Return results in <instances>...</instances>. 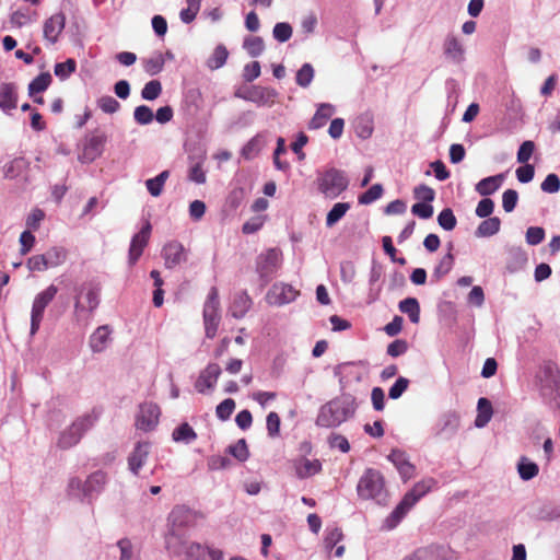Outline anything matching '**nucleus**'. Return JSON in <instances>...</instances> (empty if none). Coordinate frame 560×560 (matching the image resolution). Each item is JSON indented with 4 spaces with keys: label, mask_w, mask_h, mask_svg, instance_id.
Segmentation results:
<instances>
[{
    "label": "nucleus",
    "mask_w": 560,
    "mask_h": 560,
    "mask_svg": "<svg viewBox=\"0 0 560 560\" xmlns=\"http://www.w3.org/2000/svg\"><path fill=\"white\" fill-rule=\"evenodd\" d=\"M551 382H541L540 393L545 400L553 407L560 408V381L552 386Z\"/></svg>",
    "instance_id": "7c9ffc66"
},
{
    "label": "nucleus",
    "mask_w": 560,
    "mask_h": 560,
    "mask_svg": "<svg viewBox=\"0 0 560 560\" xmlns=\"http://www.w3.org/2000/svg\"><path fill=\"white\" fill-rule=\"evenodd\" d=\"M97 415L93 412L77 418L69 428L59 435L57 445L61 450H68L77 445L83 434L89 431L96 422Z\"/></svg>",
    "instance_id": "423d86ee"
},
{
    "label": "nucleus",
    "mask_w": 560,
    "mask_h": 560,
    "mask_svg": "<svg viewBox=\"0 0 560 560\" xmlns=\"http://www.w3.org/2000/svg\"><path fill=\"white\" fill-rule=\"evenodd\" d=\"M299 292L290 284L276 283L267 293V301L272 305H283L293 302Z\"/></svg>",
    "instance_id": "2eb2a0df"
},
{
    "label": "nucleus",
    "mask_w": 560,
    "mask_h": 560,
    "mask_svg": "<svg viewBox=\"0 0 560 560\" xmlns=\"http://www.w3.org/2000/svg\"><path fill=\"white\" fill-rule=\"evenodd\" d=\"M540 188L542 191L548 194L558 192L560 189V179L558 175L553 173L547 175V177L541 183Z\"/></svg>",
    "instance_id": "338daca9"
},
{
    "label": "nucleus",
    "mask_w": 560,
    "mask_h": 560,
    "mask_svg": "<svg viewBox=\"0 0 560 560\" xmlns=\"http://www.w3.org/2000/svg\"><path fill=\"white\" fill-rule=\"evenodd\" d=\"M535 150V143L530 140L524 141L517 151V162L527 163Z\"/></svg>",
    "instance_id": "774afa93"
},
{
    "label": "nucleus",
    "mask_w": 560,
    "mask_h": 560,
    "mask_svg": "<svg viewBox=\"0 0 560 560\" xmlns=\"http://www.w3.org/2000/svg\"><path fill=\"white\" fill-rule=\"evenodd\" d=\"M518 200V194L514 189H506L502 195V207L505 212H512Z\"/></svg>",
    "instance_id": "0e129e2a"
},
{
    "label": "nucleus",
    "mask_w": 560,
    "mask_h": 560,
    "mask_svg": "<svg viewBox=\"0 0 560 560\" xmlns=\"http://www.w3.org/2000/svg\"><path fill=\"white\" fill-rule=\"evenodd\" d=\"M51 81H52V78L49 72H43L39 75H37L28 84L30 96H35L36 94L46 91L49 88Z\"/></svg>",
    "instance_id": "f704fd0d"
},
{
    "label": "nucleus",
    "mask_w": 560,
    "mask_h": 560,
    "mask_svg": "<svg viewBox=\"0 0 560 560\" xmlns=\"http://www.w3.org/2000/svg\"><path fill=\"white\" fill-rule=\"evenodd\" d=\"M408 350V342L405 339H396L387 346V354L393 358L402 355Z\"/></svg>",
    "instance_id": "69168bd1"
},
{
    "label": "nucleus",
    "mask_w": 560,
    "mask_h": 560,
    "mask_svg": "<svg viewBox=\"0 0 560 560\" xmlns=\"http://www.w3.org/2000/svg\"><path fill=\"white\" fill-rule=\"evenodd\" d=\"M398 308L401 313L407 314L412 324L420 322V304L416 298H406L399 302Z\"/></svg>",
    "instance_id": "c85d7f7f"
},
{
    "label": "nucleus",
    "mask_w": 560,
    "mask_h": 560,
    "mask_svg": "<svg viewBox=\"0 0 560 560\" xmlns=\"http://www.w3.org/2000/svg\"><path fill=\"white\" fill-rule=\"evenodd\" d=\"M228 57H229V51H228L226 47L223 45H218L214 48L210 58L208 59L207 66L211 70H217L225 65Z\"/></svg>",
    "instance_id": "58836bf2"
},
{
    "label": "nucleus",
    "mask_w": 560,
    "mask_h": 560,
    "mask_svg": "<svg viewBox=\"0 0 560 560\" xmlns=\"http://www.w3.org/2000/svg\"><path fill=\"white\" fill-rule=\"evenodd\" d=\"M277 95L276 90L260 85H241L234 92L235 97L253 102L259 106H271Z\"/></svg>",
    "instance_id": "9d476101"
},
{
    "label": "nucleus",
    "mask_w": 560,
    "mask_h": 560,
    "mask_svg": "<svg viewBox=\"0 0 560 560\" xmlns=\"http://www.w3.org/2000/svg\"><path fill=\"white\" fill-rule=\"evenodd\" d=\"M106 482L107 475L102 470L92 472L85 481H82L79 477H72L68 482L67 493L71 498L91 504L104 490Z\"/></svg>",
    "instance_id": "7ed1b4c3"
},
{
    "label": "nucleus",
    "mask_w": 560,
    "mask_h": 560,
    "mask_svg": "<svg viewBox=\"0 0 560 560\" xmlns=\"http://www.w3.org/2000/svg\"><path fill=\"white\" fill-rule=\"evenodd\" d=\"M438 222L441 228L446 231H451L456 226L457 220L452 209L445 208L438 215Z\"/></svg>",
    "instance_id": "5fc2aeb1"
},
{
    "label": "nucleus",
    "mask_w": 560,
    "mask_h": 560,
    "mask_svg": "<svg viewBox=\"0 0 560 560\" xmlns=\"http://www.w3.org/2000/svg\"><path fill=\"white\" fill-rule=\"evenodd\" d=\"M335 113V107L331 104H320L313 116V118L310 120L308 128L310 129H319L324 127L327 121L330 119V117Z\"/></svg>",
    "instance_id": "bb28decb"
},
{
    "label": "nucleus",
    "mask_w": 560,
    "mask_h": 560,
    "mask_svg": "<svg viewBox=\"0 0 560 560\" xmlns=\"http://www.w3.org/2000/svg\"><path fill=\"white\" fill-rule=\"evenodd\" d=\"M77 69V62L74 59L69 58L65 62H58L55 65V75L60 80L68 79Z\"/></svg>",
    "instance_id": "49530a36"
},
{
    "label": "nucleus",
    "mask_w": 560,
    "mask_h": 560,
    "mask_svg": "<svg viewBox=\"0 0 560 560\" xmlns=\"http://www.w3.org/2000/svg\"><path fill=\"white\" fill-rule=\"evenodd\" d=\"M150 453V444L148 442H138L128 457V467L130 471L138 476L139 470L145 464Z\"/></svg>",
    "instance_id": "aec40b11"
},
{
    "label": "nucleus",
    "mask_w": 560,
    "mask_h": 560,
    "mask_svg": "<svg viewBox=\"0 0 560 560\" xmlns=\"http://www.w3.org/2000/svg\"><path fill=\"white\" fill-rule=\"evenodd\" d=\"M102 284L96 279L84 281L75 288L74 316L77 322L88 320L101 303Z\"/></svg>",
    "instance_id": "f03ea898"
},
{
    "label": "nucleus",
    "mask_w": 560,
    "mask_h": 560,
    "mask_svg": "<svg viewBox=\"0 0 560 560\" xmlns=\"http://www.w3.org/2000/svg\"><path fill=\"white\" fill-rule=\"evenodd\" d=\"M206 551L201 544L190 541L183 556L185 560H206Z\"/></svg>",
    "instance_id": "de8ad7c7"
},
{
    "label": "nucleus",
    "mask_w": 560,
    "mask_h": 560,
    "mask_svg": "<svg viewBox=\"0 0 560 560\" xmlns=\"http://www.w3.org/2000/svg\"><path fill=\"white\" fill-rule=\"evenodd\" d=\"M202 317L206 337L213 339L221 320L219 291L215 287H212L208 293L203 305Z\"/></svg>",
    "instance_id": "1a4fd4ad"
},
{
    "label": "nucleus",
    "mask_w": 560,
    "mask_h": 560,
    "mask_svg": "<svg viewBox=\"0 0 560 560\" xmlns=\"http://www.w3.org/2000/svg\"><path fill=\"white\" fill-rule=\"evenodd\" d=\"M172 438L175 442L189 444L197 439V434L187 422H184L174 429Z\"/></svg>",
    "instance_id": "c9c22d12"
},
{
    "label": "nucleus",
    "mask_w": 560,
    "mask_h": 560,
    "mask_svg": "<svg viewBox=\"0 0 560 560\" xmlns=\"http://www.w3.org/2000/svg\"><path fill=\"white\" fill-rule=\"evenodd\" d=\"M409 386V380L402 376H399L396 382L392 385L388 390V397L390 399H398L406 392Z\"/></svg>",
    "instance_id": "bf43d9fd"
},
{
    "label": "nucleus",
    "mask_w": 560,
    "mask_h": 560,
    "mask_svg": "<svg viewBox=\"0 0 560 560\" xmlns=\"http://www.w3.org/2000/svg\"><path fill=\"white\" fill-rule=\"evenodd\" d=\"M358 405L351 394H342L323 405L316 417V425L334 429L354 417Z\"/></svg>",
    "instance_id": "f257e3e1"
},
{
    "label": "nucleus",
    "mask_w": 560,
    "mask_h": 560,
    "mask_svg": "<svg viewBox=\"0 0 560 560\" xmlns=\"http://www.w3.org/2000/svg\"><path fill=\"white\" fill-rule=\"evenodd\" d=\"M162 255L165 259V266L173 268L185 259V247H163Z\"/></svg>",
    "instance_id": "e433bc0d"
},
{
    "label": "nucleus",
    "mask_w": 560,
    "mask_h": 560,
    "mask_svg": "<svg viewBox=\"0 0 560 560\" xmlns=\"http://www.w3.org/2000/svg\"><path fill=\"white\" fill-rule=\"evenodd\" d=\"M443 51L447 59L456 63H460L464 60V47L459 39L452 34L446 36L443 43Z\"/></svg>",
    "instance_id": "b1692460"
},
{
    "label": "nucleus",
    "mask_w": 560,
    "mask_h": 560,
    "mask_svg": "<svg viewBox=\"0 0 560 560\" xmlns=\"http://www.w3.org/2000/svg\"><path fill=\"white\" fill-rule=\"evenodd\" d=\"M295 475L299 479H306L322 471L323 465L319 459H307L301 457L293 462Z\"/></svg>",
    "instance_id": "412c9836"
},
{
    "label": "nucleus",
    "mask_w": 560,
    "mask_h": 560,
    "mask_svg": "<svg viewBox=\"0 0 560 560\" xmlns=\"http://www.w3.org/2000/svg\"><path fill=\"white\" fill-rule=\"evenodd\" d=\"M170 177V171H163L158 176L145 180L148 191L153 197H159L165 185V182Z\"/></svg>",
    "instance_id": "473e14b6"
},
{
    "label": "nucleus",
    "mask_w": 560,
    "mask_h": 560,
    "mask_svg": "<svg viewBox=\"0 0 560 560\" xmlns=\"http://www.w3.org/2000/svg\"><path fill=\"white\" fill-rule=\"evenodd\" d=\"M343 534L340 528H327L324 544L326 549L331 550L342 539Z\"/></svg>",
    "instance_id": "e2e57ef3"
},
{
    "label": "nucleus",
    "mask_w": 560,
    "mask_h": 560,
    "mask_svg": "<svg viewBox=\"0 0 560 560\" xmlns=\"http://www.w3.org/2000/svg\"><path fill=\"white\" fill-rule=\"evenodd\" d=\"M349 185L346 173L341 170L330 167L317 177V188L327 198L334 199L340 196Z\"/></svg>",
    "instance_id": "0eeeda50"
},
{
    "label": "nucleus",
    "mask_w": 560,
    "mask_h": 560,
    "mask_svg": "<svg viewBox=\"0 0 560 560\" xmlns=\"http://www.w3.org/2000/svg\"><path fill=\"white\" fill-rule=\"evenodd\" d=\"M18 88L14 83L0 84V108L4 113H10L18 107Z\"/></svg>",
    "instance_id": "4be33fe9"
},
{
    "label": "nucleus",
    "mask_w": 560,
    "mask_h": 560,
    "mask_svg": "<svg viewBox=\"0 0 560 560\" xmlns=\"http://www.w3.org/2000/svg\"><path fill=\"white\" fill-rule=\"evenodd\" d=\"M314 78V69L312 65L304 63L296 73V84L302 88H307Z\"/></svg>",
    "instance_id": "3c124183"
},
{
    "label": "nucleus",
    "mask_w": 560,
    "mask_h": 560,
    "mask_svg": "<svg viewBox=\"0 0 560 560\" xmlns=\"http://www.w3.org/2000/svg\"><path fill=\"white\" fill-rule=\"evenodd\" d=\"M460 425L459 416L455 411L444 413L435 427V436L450 440L458 431Z\"/></svg>",
    "instance_id": "4468645a"
},
{
    "label": "nucleus",
    "mask_w": 560,
    "mask_h": 560,
    "mask_svg": "<svg viewBox=\"0 0 560 560\" xmlns=\"http://www.w3.org/2000/svg\"><path fill=\"white\" fill-rule=\"evenodd\" d=\"M435 485L433 478L423 479L417 482L411 490H409L393 512L386 517L385 525L388 529L395 528L401 520L407 515L411 508L424 497L432 487Z\"/></svg>",
    "instance_id": "20e7f679"
},
{
    "label": "nucleus",
    "mask_w": 560,
    "mask_h": 560,
    "mask_svg": "<svg viewBox=\"0 0 560 560\" xmlns=\"http://www.w3.org/2000/svg\"><path fill=\"white\" fill-rule=\"evenodd\" d=\"M97 106L106 114H114L120 108L119 102L110 95L100 97Z\"/></svg>",
    "instance_id": "4d7b16f0"
},
{
    "label": "nucleus",
    "mask_w": 560,
    "mask_h": 560,
    "mask_svg": "<svg viewBox=\"0 0 560 560\" xmlns=\"http://www.w3.org/2000/svg\"><path fill=\"white\" fill-rule=\"evenodd\" d=\"M501 226V220L498 217H490L483 220L477 231V236H491L499 232Z\"/></svg>",
    "instance_id": "4c0bfd02"
},
{
    "label": "nucleus",
    "mask_w": 560,
    "mask_h": 560,
    "mask_svg": "<svg viewBox=\"0 0 560 560\" xmlns=\"http://www.w3.org/2000/svg\"><path fill=\"white\" fill-rule=\"evenodd\" d=\"M235 409V401L232 398H226L221 401L215 408V415L221 421L230 419L231 415Z\"/></svg>",
    "instance_id": "603ef678"
},
{
    "label": "nucleus",
    "mask_w": 560,
    "mask_h": 560,
    "mask_svg": "<svg viewBox=\"0 0 560 560\" xmlns=\"http://www.w3.org/2000/svg\"><path fill=\"white\" fill-rule=\"evenodd\" d=\"M253 306V300L246 290L237 291L233 294L229 313L236 319L243 318Z\"/></svg>",
    "instance_id": "a211bd4d"
},
{
    "label": "nucleus",
    "mask_w": 560,
    "mask_h": 560,
    "mask_svg": "<svg viewBox=\"0 0 560 560\" xmlns=\"http://www.w3.org/2000/svg\"><path fill=\"white\" fill-rule=\"evenodd\" d=\"M162 93V84L158 80L149 81L141 91L142 98L153 101Z\"/></svg>",
    "instance_id": "864d4df0"
},
{
    "label": "nucleus",
    "mask_w": 560,
    "mask_h": 560,
    "mask_svg": "<svg viewBox=\"0 0 560 560\" xmlns=\"http://www.w3.org/2000/svg\"><path fill=\"white\" fill-rule=\"evenodd\" d=\"M357 492L360 499L373 500L377 504L385 505L388 501L384 477L380 470L374 468L364 470L357 485Z\"/></svg>",
    "instance_id": "39448f33"
},
{
    "label": "nucleus",
    "mask_w": 560,
    "mask_h": 560,
    "mask_svg": "<svg viewBox=\"0 0 560 560\" xmlns=\"http://www.w3.org/2000/svg\"><path fill=\"white\" fill-rule=\"evenodd\" d=\"M37 12L30 10H16L11 14L10 21L13 25L22 27L33 21H36Z\"/></svg>",
    "instance_id": "37998d69"
},
{
    "label": "nucleus",
    "mask_w": 560,
    "mask_h": 560,
    "mask_svg": "<svg viewBox=\"0 0 560 560\" xmlns=\"http://www.w3.org/2000/svg\"><path fill=\"white\" fill-rule=\"evenodd\" d=\"M49 268L61 265L67 257L65 247H50L46 253L43 254Z\"/></svg>",
    "instance_id": "ea45409f"
},
{
    "label": "nucleus",
    "mask_w": 560,
    "mask_h": 560,
    "mask_svg": "<svg viewBox=\"0 0 560 560\" xmlns=\"http://www.w3.org/2000/svg\"><path fill=\"white\" fill-rule=\"evenodd\" d=\"M517 470L520 474V477L527 481L536 477L539 472L538 465L532 460H529L527 457L522 456L518 464H517Z\"/></svg>",
    "instance_id": "72a5a7b5"
},
{
    "label": "nucleus",
    "mask_w": 560,
    "mask_h": 560,
    "mask_svg": "<svg viewBox=\"0 0 560 560\" xmlns=\"http://www.w3.org/2000/svg\"><path fill=\"white\" fill-rule=\"evenodd\" d=\"M350 209L349 202H337L332 206L326 217V225H335Z\"/></svg>",
    "instance_id": "a19ab883"
},
{
    "label": "nucleus",
    "mask_w": 560,
    "mask_h": 560,
    "mask_svg": "<svg viewBox=\"0 0 560 560\" xmlns=\"http://www.w3.org/2000/svg\"><path fill=\"white\" fill-rule=\"evenodd\" d=\"M477 417L475 419V425L477 428L486 427L492 418L493 408L492 404L488 398L481 397L477 404Z\"/></svg>",
    "instance_id": "cd10ccee"
},
{
    "label": "nucleus",
    "mask_w": 560,
    "mask_h": 560,
    "mask_svg": "<svg viewBox=\"0 0 560 560\" xmlns=\"http://www.w3.org/2000/svg\"><path fill=\"white\" fill-rule=\"evenodd\" d=\"M226 452L240 462H245L249 457V451L245 439H240L235 444L230 445Z\"/></svg>",
    "instance_id": "a18cd8bd"
},
{
    "label": "nucleus",
    "mask_w": 560,
    "mask_h": 560,
    "mask_svg": "<svg viewBox=\"0 0 560 560\" xmlns=\"http://www.w3.org/2000/svg\"><path fill=\"white\" fill-rule=\"evenodd\" d=\"M265 139L262 136L260 135H257L255 136L254 138H252L242 149V156L245 159V160H253L254 158H256L260 150L262 149V147L265 145Z\"/></svg>",
    "instance_id": "2f4dec72"
},
{
    "label": "nucleus",
    "mask_w": 560,
    "mask_h": 560,
    "mask_svg": "<svg viewBox=\"0 0 560 560\" xmlns=\"http://www.w3.org/2000/svg\"><path fill=\"white\" fill-rule=\"evenodd\" d=\"M383 195V186L381 184L372 185L365 192L359 196L358 200L361 205H370L380 199Z\"/></svg>",
    "instance_id": "09e8293b"
},
{
    "label": "nucleus",
    "mask_w": 560,
    "mask_h": 560,
    "mask_svg": "<svg viewBox=\"0 0 560 560\" xmlns=\"http://www.w3.org/2000/svg\"><path fill=\"white\" fill-rule=\"evenodd\" d=\"M273 37L280 43L288 42L292 36V27L289 23L280 22L273 27Z\"/></svg>",
    "instance_id": "13d9d810"
},
{
    "label": "nucleus",
    "mask_w": 560,
    "mask_h": 560,
    "mask_svg": "<svg viewBox=\"0 0 560 560\" xmlns=\"http://www.w3.org/2000/svg\"><path fill=\"white\" fill-rule=\"evenodd\" d=\"M446 552L443 546L431 545L418 548L404 560H446Z\"/></svg>",
    "instance_id": "5701e85b"
},
{
    "label": "nucleus",
    "mask_w": 560,
    "mask_h": 560,
    "mask_svg": "<svg viewBox=\"0 0 560 560\" xmlns=\"http://www.w3.org/2000/svg\"><path fill=\"white\" fill-rule=\"evenodd\" d=\"M540 382H551L556 386V382L560 381V372L557 364L552 361H547L541 368Z\"/></svg>",
    "instance_id": "c03bdc74"
},
{
    "label": "nucleus",
    "mask_w": 560,
    "mask_h": 560,
    "mask_svg": "<svg viewBox=\"0 0 560 560\" xmlns=\"http://www.w3.org/2000/svg\"><path fill=\"white\" fill-rule=\"evenodd\" d=\"M135 120L140 125H148L152 122L154 115L152 109L147 105L136 107L133 112Z\"/></svg>",
    "instance_id": "6e6d98bb"
},
{
    "label": "nucleus",
    "mask_w": 560,
    "mask_h": 560,
    "mask_svg": "<svg viewBox=\"0 0 560 560\" xmlns=\"http://www.w3.org/2000/svg\"><path fill=\"white\" fill-rule=\"evenodd\" d=\"M160 407L154 402H143L139 406L137 427L143 431H151L159 422Z\"/></svg>",
    "instance_id": "ddd939ff"
},
{
    "label": "nucleus",
    "mask_w": 560,
    "mask_h": 560,
    "mask_svg": "<svg viewBox=\"0 0 560 560\" xmlns=\"http://www.w3.org/2000/svg\"><path fill=\"white\" fill-rule=\"evenodd\" d=\"M164 58L161 52L143 60V69L150 75L160 73L164 68Z\"/></svg>",
    "instance_id": "79ce46f5"
},
{
    "label": "nucleus",
    "mask_w": 560,
    "mask_h": 560,
    "mask_svg": "<svg viewBox=\"0 0 560 560\" xmlns=\"http://www.w3.org/2000/svg\"><path fill=\"white\" fill-rule=\"evenodd\" d=\"M107 142V136L105 132L96 129L91 132L83 145V158L89 162H93L100 158L104 151V147Z\"/></svg>",
    "instance_id": "f8f14e48"
},
{
    "label": "nucleus",
    "mask_w": 560,
    "mask_h": 560,
    "mask_svg": "<svg viewBox=\"0 0 560 560\" xmlns=\"http://www.w3.org/2000/svg\"><path fill=\"white\" fill-rule=\"evenodd\" d=\"M504 180L503 174H498L494 176H489L486 178H482L480 182L476 185V191L480 196H489L494 194L502 185Z\"/></svg>",
    "instance_id": "a878e982"
},
{
    "label": "nucleus",
    "mask_w": 560,
    "mask_h": 560,
    "mask_svg": "<svg viewBox=\"0 0 560 560\" xmlns=\"http://www.w3.org/2000/svg\"><path fill=\"white\" fill-rule=\"evenodd\" d=\"M112 330L108 325L100 326L90 336V347L94 353L104 351L110 340Z\"/></svg>",
    "instance_id": "393cba45"
},
{
    "label": "nucleus",
    "mask_w": 560,
    "mask_h": 560,
    "mask_svg": "<svg viewBox=\"0 0 560 560\" xmlns=\"http://www.w3.org/2000/svg\"><path fill=\"white\" fill-rule=\"evenodd\" d=\"M282 264V253L279 247H270L261 253L256 260V271L261 285H267Z\"/></svg>",
    "instance_id": "6e6552de"
},
{
    "label": "nucleus",
    "mask_w": 560,
    "mask_h": 560,
    "mask_svg": "<svg viewBox=\"0 0 560 560\" xmlns=\"http://www.w3.org/2000/svg\"><path fill=\"white\" fill-rule=\"evenodd\" d=\"M328 444L330 448H338L342 453H348L350 451V444L347 438L339 433H331L328 436Z\"/></svg>",
    "instance_id": "052dcab7"
},
{
    "label": "nucleus",
    "mask_w": 560,
    "mask_h": 560,
    "mask_svg": "<svg viewBox=\"0 0 560 560\" xmlns=\"http://www.w3.org/2000/svg\"><path fill=\"white\" fill-rule=\"evenodd\" d=\"M189 542L183 533L174 528H170L165 535V548L174 557L183 556Z\"/></svg>",
    "instance_id": "6ab92c4d"
},
{
    "label": "nucleus",
    "mask_w": 560,
    "mask_h": 560,
    "mask_svg": "<svg viewBox=\"0 0 560 560\" xmlns=\"http://www.w3.org/2000/svg\"><path fill=\"white\" fill-rule=\"evenodd\" d=\"M191 517V511L184 505L175 506L170 514V522L174 529L188 525Z\"/></svg>",
    "instance_id": "c756f323"
},
{
    "label": "nucleus",
    "mask_w": 560,
    "mask_h": 560,
    "mask_svg": "<svg viewBox=\"0 0 560 560\" xmlns=\"http://www.w3.org/2000/svg\"><path fill=\"white\" fill-rule=\"evenodd\" d=\"M66 25V16L62 12L51 15L44 22V38L50 44H56Z\"/></svg>",
    "instance_id": "f3484780"
},
{
    "label": "nucleus",
    "mask_w": 560,
    "mask_h": 560,
    "mask_svg": "<svg viewBox=\"0 0 560 560\" xmlns=\"http://www.w3.org/2000/svg\"><path fill=\"white\" fill-rule=\"evenodd\" d=\"M221 372V368L218 363H209L205 370L200 372L195 383L196 390L203 394L206 389H213Z\"/></svg>",
    "instance_id": "dca6fc26"
},
{
    "label": "nucleus",
    "mask_w": 560,
    "mask_h": 560,
    "mask_svg": "<svg viewBox=\"0 0 560 560\" xmlns=\"http://www.w3.org/2000/svg\"><path fill=\"white\" fill-rule=\"evenodd\" d=\"M57 292L58 288L55 284H50L35 296L31 313L30 334L32 336L38 331L45 308L55 299Z\"/></svg>",
    "instance_id": "9b49d317"
},
{
    "label": "nucleus",
    "mask_w": 560,
    "mask_h": 560,
    "mask_svg": "<svg viewBox=\"0 0 560 560\" xmlns=\"http://www.w3.org/2000/svg\"><path fill=\"white\" fill-rule=\"evenodd\" d=\"M244 48L250 57H258L264 51V40L258 36L248 37L244 42Z\"/></svg>",
    "instance_id": "8fccbe9b"
},
{
    "label": "nucleus",
    "mask_w": 560,
    "mask_h": 560,
    "mask_svg": "<svg viewBox=\"0 0 560 560\" xmlns=\"http://www.w3.org/2000/svg\"><path fill=\"white\" fill-rule=\"evenodd\" d=\"M280 417L277 412L271 411L266 418L267 432L270 438H276L280 432Z\"/></svg>",
    "instance_id": "680f3d73"
}]
</instances>
